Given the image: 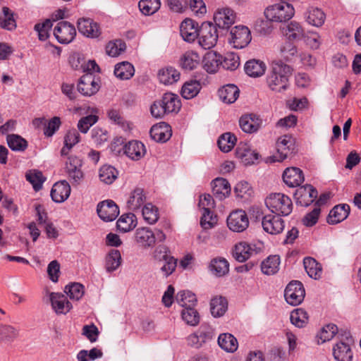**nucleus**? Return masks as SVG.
I'll use <instances>...</instances> for the list:
<instances>
[{
    "label": "nucleus",
    "mask_w": 361,
    "mask_h": 361,
    "mask_svg": "<svg viewBox=\"0 0 361 361\" xmlns=\"http://www.w3.org/2000/svg\"><path fill=\"white\" fill-rule=\"evenodd\" d=\"M317 197V190L312 185L308 184L300 187L294 193L296 204L302 207L309 206Z\"/></svg>",
    "instance_id": "nucleus-12"
},
{
    "label": "nucleus",
    "mask_w": 361,
    "mask_h": 361,
    "mask_svg": "<svg viewBox=\"0 0 361 361\" xmlns=\"http://www.w3.org/2000/svg\"><path fill=\"white\" fill-rule=\"evenodd\" d=\"M197 332L202 344L211 341L214 336L213 328L207 324H202Z\"/></svg>",
    "instance_id": "nucleus-63"
},
{
    "label": "nucleus",
    "mask_w": 361,
    "mask_h": 361,
    "mask_svg": "<svg viewBox=\"0 0 361 361\" xmlns=\"http://www.w3.org/2000/svg\"><path fill=\"white\" fill-rule=\"evenodd\" d=\"M325 13L318 8H311L309 9L307 16V21L309 24L315 27H321L325 21Z\"/></svg>",
    "instance_id": "nucleus-47"
},
{
    "label": "nucleus",
    "mask_w": 361,
    "mask_h": 361,
    "mask_svg": "<svg viewBox=\"0 0 361 361\" xmlns=\"http://www.w3.org/2000/svg\"><path fill=\"white\" fill-rule=\"evenodd\" d=\"M158 78L161 83L172 85L180 79V73L173 67H167L159 70Z\"/></svg>",
    "instance_id": "nucleus-36"
},
{
    "label": "nucleus",
    "mask_w": 361,
    "mask_h": 361,
    "mask_svg": "<svg viewBox=\"0 0 361 361\" xmlns=\"http://www.w3.org/2000/svg\"><path fill=\"white\" fill-rule=\"evenodd\" d=\"M239 124L241 129L247 133L257 132L262 125V120L256 114H250L240 117Z\"/></svg>",
    "instance_id": "nucleus-19"
},
{
    "label": "nucleus",
    "mask_w": 361,
    "mask_h": 361,
    "mask_svg": "<svg viewBox=\"0 0 361 361\" xmlns=\"http://www.w3.org/2000/svg\"><path fill=\"white\" fill-rule=\"evenodd\" d=\"M134 73L133 66L128 61L118 63L114 68V75L121 80H128L133 76Z\"/></svg>",
    "instance_id": "nucleus-44"
},
{
    "label": "nucleus",
    "mask_w": 361,
    "mask_h": 361,
    "mask_svg": "<svg viewBox=\"0 0 361 361\" xmlns=\"http://www.w3.org/2000/svg\"><path fill=\"white\" fill-rule=\"evenodd\" d=\"M293 68L283 63L281 61H274L271 69L267 78L269 87L275 92H281L287 90L289 86V78Z\"/></svg>",
    "instance_id": "nucleus-1"
},
{
    "label": "nucleus",
    "mask_w": 361,
    "mask_h": 361,
    "mask_svg": "<svg viewBox=\"0 0 361 361\" xmlns=\"http://www.w3.org/2000/svg\"><path fill=\"white\" fill-rule=\"evenodd\" d=\"M350 211V206L347 204L336 205L330 211L327 216V222L331 225L337 224L348 216Z\"/></svg>",
    "instance_id": "nucleus-23"
},
{
    "label": "nucleus",
    "mask_w": 361,
    "mask_h": 361,
    "mask_svg": "<svg viewBox=\"0 0 361 361\" xmlns=\"http://www.w3.org/2000/svg\"><path fill=\"white\" fill-rule=\"evenodd\" d=\"M233 11L229 8L218 11L214 13V20L215 26L221 29H227L234 23Z\"/></svg>",
    "instance_id": "nucleus-25"
},
{
    "label": "nucleus",
    "mask_w": 361,
    "mask_h": 361,
    "mask_svg": "<svg viewBox=\"0 0 361 361\" xmlns=\"http://www.w3.org/2000/svg\"><path fill=\"white\" fill-rule=\"evenodd\" d=\"M295 10L290 3L277 4L264 11L265 17L273 22H286L294 15Z\"/></svg>",
    "instance_id": "nucleus-3"
},
{
    "label": "nucleus",
    "mask_w": 361,
    "mask_h": 361,
    "mask_svg": "<svg viewBox=\"0 0 361 361\" xmlns=\"http://www.w3.org/2000/svg\"><path fill=\"white\" fill-rule=\"evenodd\" d=\"M91 137L97 145H102L109 140V133L100 128H94L91 131Z\"/></svg>",
    "instance_id": "nucleus-64"
},
{
    "label": "nucleus",
    "mask_w": 361,
    "mask_h": 361,
    "mask_svg": "<svg viewBox=\"0 0 361 361\" xmlns=\"http://www.w3.org/2000/svg\"><path fill=\"white\" fill-rule=\"evenodd\" d=\"M160 6V0H140L138 4L140 11L145 16L154 14Z\"/></svg>",
    "instance_id": "nucleus-52"
},
{
    "label": "nucleus",
    "mask_w": 361,
    "mask_h": 361,
    "mask_svg": "<svg viewBox=\"0 0 361 361\" xmlns=\"http://www.w3.org/2000/svg\"><path fill=\"white\" fill-rule=\"evenodd\" d=\"M145 195L144 190L142 188H135L132 193L127 202V205L129 209L135 211L140 209L145 202Z\"/></svg>",
    "instance_id": "nucleus-37"
},
{
    "label": "nucleus",
    "mask_w": 361,
    "mask_h": 361,
    "mask_svg": "<svg viewBox=\"0 0 361 361\" xmlns=\"http://www.w3.org/2000/svg\"><path fill=\"white\" fill-rule=\"evenodd\" d=\"M121 264V255L118 250H111L106 257L105 267L108 272L117 269Z\"/></svg>",
    "instance_id": "nucleus-49"
},
{
    "label": "nucleus",
    "mask_w": 361,
    "mask_h": 361,
    "mask_svg": "<svg viewBox=\"0 0 361 361\" xmlns=\"http://www.w3.org/2000/svg\"><path fill=\"white\" fill-rule=\"evenodd\" d=\"M54 35L59 43L68 44L75 38L76 30L69 22L60 21L54 27Z\"/></svg>",
    "instance_id": "nucleus-11"
},
{
    "label": "nucleus",
    "mask_w": 361,
    "mask_h": 361,
    "mask_svg": "<svg viewBox=\"0 0 361 361\" xmlns=\"http://www.w3.org/2000/svg\"><path fill=\"white\" fill-rule=\"evenodd\" d=\"M219 345L226 352L233 353L238 348L237 339L231 334H221L218 338Z\"/></svg>",
    "instance_id": "nucleus-43"
},
{
    "label": "nucleus",
    "mask_w": 361,
    "mask_h": 361,
    "mask_svg": "<svg viewBox=\"0 0 361 361\" xmlns=\"http://www.w3.org/2000/svg\"><path fill=\"white\" fill-rule=\"evenodd\" d=\"M161 100L167 114L177 112L180 109V102L178 96L175 94L165 93Z\"/></svg>",
    "instance_id": "nucleus-38"
},
{
    "label": "nucleus",
    "mask_w": 361,
    "mask_h": 361,
    "mask_svg": "<svg viewBox=\"0 0 361 361\" xmlns=\"http://www.w3.org/2000/svg\"><path fill=\"white\" fill-rule=\"evenodd\" d=\"M149 134L154 141L160 142H166L171 136L169 126L164 123L159 126H153L150 129Z\"/></svg>",
    "instance_id": "nucleus-33"
},
{
    "label": "nucleus",
    "mask_w": 361,
    "mask_h": 361,
    "mask_svg": "<svg viewBox=\"0 0 361 361\" xmlns=\"http://www.w3.org/2000/svg\"><path fill=\"white\" fill-rule=\"evenodd\" d=\"M223 56L216 51L207 52L202 60L204 69L209 73H216L221 66Z\"/></svg>",
    "instance_id": "nucleus-29"
},
{
    "label": "nucleus",
    "mask_w": 361,
    "mask_h": 361,
    "mask_svg": "<svg viewBox=\"0 0 361 361\" xmlns=\"http://www.w3.org/2000/svg\"><path fill=\"white\" fill-rule=\"evenodd\" d=\"M283 35L289 41L300 40L305 37V30L302 25L296 22L291 21L281 27Z\"/></svg>",
    "instance_id": "nucleus-26"
},
{
    "label": "nucleus",
    "mask_w": 361,
    "mask_h": 361,
    "mask_svg": "<svg viewBox=\"0 0 361 361\" xmlns=\"http://www.w3.org/2000/svg\"><path fill=\"white\" fill-rule=\"evenodd\" d=\"M200 61V55L194 51H185L180 59V66L183 69L192 71L197 68Z\"/></svg>",
    "instance_id": "nucleus-31"
},
{
    "label": "nucleus",
    "mask_w": 361,
    "mask_h": 361,
    "mask_svg": "<svg viewBox=\"0 0 361 361\" xmlns=\"http://www.w3.org/2000/svg\"><path fill=\"white\" fill-rule=\"evenodd\" d=\"M144 219L149 224H154L159 219L158 209L152 204H146L142 210Z\"/></svg>",
    "instance_id": "nucleus-56"
},
{
    "label": "nucleus",
    "mask_w": 361,
    "mask_h": 361,
    "mask_svg": "<svg viewBox=\"0 0 361 361\" xmlns=\"http://www.w3.org/2000/svg\"><path fill=\"white\" fill-rule=\"evenodd\" d=\"M280 262L279 255H270L261 263V270L264 274L274 275L279 271Z\"/></svg>",
    "instance_id": "nucleus-35"
},
{
    "label": "nucleus",
    "mask_w": 361,
    "mask_h": 361,
    "mask_svg": "<svg viewBox=\"0 0 361 361\" xmlns=\"http://www.w3.org/2000/svg\"><path fill=\"white\" fill-rule=\"evenodd\" d=\"M303 264L310 277L317 279L321 277L322 269L321 265L312 257H305Z\"/></svg>",
    "instance_id": "nucleus-41"
},
{
    "label": "nucleus",
    "mask_w": 361,
    "mask_h": 361,
    "mask_svg": "<svg viewBox=\"0 0 361 361\" xmlns=\"http://www.w3.org/2000/svg\"><path fill=\"white\" fill-rule=\"evenodd\" d=\"M221 62V66L224 69L234 71L240 66V58L236 54L233 52H228L223 56Z\"/></svg>",
    "instance_id": "nucleus-53"
},
{
    "label": "nucleus",
    "mask_w": 361,
    "mask_h": 361,
    "mask_svg": "<svg viewBox=\"0 0 361 361\" xmlns=\"http://www.w3.org/2000/svg\"><path fill=\"white\" fill-rule=\"evenodd\" d=\"M182 319L190 326H197L200 322V315L194 307L184 308L181 312Z\"/></svg>",
    "instance_id": "nucleus-55"
},
{
    "label": "nucleus",
    "mask_w": 361,
    "mask_h": 361,
    "mask_svg": "<svg viewBox=\"0 0 361 361\" xmlns=\"http://www.w3.org/2000/svg\"><path fill=\"white\" fill-rule=\"evenodd\" d=\"M103 353L101 350L94 348L88 352L86 350H82L77 354L78 361L94 360L102 357Z\"/></svg>",
    "instance_id": "nucleus-61"
},
{
    "label": "nucleus",
    "mask_w": 361,
    "mask_h": 361,
    "mask_svg": "<svg viewBox=\"0 0 361 361\" xmlns=\"http://www.w3.org/2000/svg\"><path fill=\"white\" fill-rule=\"evenodd\" d=\"M25 178L36 192L42 188V185L46 180V177L44 176L42 171L37 169L28 170L26 172Z\"/></svg>",
    "instance_id": "nucleus-39"
},
{
    "label": "nucleus",
    "mask_w": 361,
    "mask_h": 361,
    "mask_svg": "<svg viewBox=\"0 0 361 361\" xmlns=\"http://www.w3.org/2000/svg\"><path fill=\"white\" fill-rule=\"evenodd\" d=\"M159 264L163 275L167 277L175 271L177 265V259L171 256Z\"/></svg>",
    "instance_id": "nucleus-62"
},
{
    "label": "nucleus",
    "mask_w": 361,
    "mask_h": 361,
    "mask_svg": "<svg viewBox=\"0 0 361 361\" xmlns=\"http://www.w3.org/2000/svg\"><path fill=\"white\" fill-rule=\"evenodd\" d=\"M291 323L298 328L303 327L308 322V316L303 309H296L290 314Z\"/></svg>",
    "instance_id": "nucleus-54"
},
{
    "label": "nucleus",
    "mask_w": 361,
    "mask_h": 361,
    "mask_svg": "<svg viewBox=\"0 0 361 361\" xmlns=\"http://www.w3.org/2000/svg\"><path fill=\"white\" fill-rule=\"evenodd\" d=\"M236 141L237 138L234 134L226 133L219 137L217 143L221 151L228 152L233 148Z\"/></svg>",
    "instance_id": "nucleus-48"
},
{
    "label": "nucleus",
    "mask_w": 361,
    "mask_h": 361,
    "mask_svg": "<svg viewBox=\"0 0 361 361\" xmlns=\"http://www.w3.org/2000/svg\"><path fill=\"white\" fill-rule=\"evenodd\" d=\"M236 155L245 165L255 164L259 157L258 152L252 150L250 146L245 142H240L238 144L236 149Z\"/></svg>",
    "instance_id": "nucleus-18"
},
{
    "label": "nucleus",
    "mask_w": 361,
    "mask_h": 361,
    "mask_svg": "<svg viewBox=\"0 0 361 361\" xmlns=\"http://www.w3.org/2000/svg\"><path fill=\"white\" fill-rule=\"evenodd\" d=\"M99 89V79L91 73L83 75L77 85L78 91L85 97L95 94Z\"/></svg>",
    "instance_id": "nucleus-6"
},
{
    "label": "nucleus",
    "mask_w": 361,
    "mask_h": 361,
    "mask_svg": "<svg viewBox=\"0 0 361 361\" xmlns=\"http://www.w3.org/2000/svg\"><path fill=\"white\" fill-rule=\"evenodd\" d=\"M135 240L140 246L147 248L154 245L155 235L151 229L142 227L135 231Z\"/></svg>",
    "instance_id": "nucleus-27"
},
{
    "label": "nucleus",
    "mask_w": 361,
    "mask_h": 361,
    "mask_svg": "<svg viewBox=\"0 0 361 361\" xmlns=\"http://www.w3.org/2000/svg\"><path fill=\"white\" fill-rule=\"evenodd\" d=\"M123 149L126 156L133 160L140 159L146 153L145 145L137 140L129 141Z\"/></svg>",
    "instance_id": "nucleus-24"
},
{
    "label": "nucleus",
    "mask_w": 361,
    "mask_h": 361,
    "mask_svg": "<svg viewBox=\"0 0 361 361\" xmlns=\"http://www.w3.org/2000/svg\"><path fill=\"white\" fill-rule=\"evenodd\" d=\"M126 48V43L121 39H116L109 42L106 46V54L112 57H115L124 51Z\"/></svg>",
    "instance_id": "nucleus-57"
},
{
    "label": "nucleus",
    "mask_w": 361,
    "mask_h": 361,
    "mask_svg": "<svg viewBox=\"0 0 361 361\" xmlns=\"http://www.w3.org/2000/svg\"><path fill=\"white\" fill-rule=\"evenodd\" d=\"M230 44L235 49H243L251 42V33L248 27L243 25L235 26L231 29Z\"/></svg>",
    "instance_id": "nucleus-8"
},
{
    "label": "nucleus",
    "mask_w": 361,
    "mask_h": 361,
    "mask_svg": "<svg viewBox=\"0 0 361 361\" xmlns=\"http://www.w3.org/2000/svg\"><path fill=\"white\" fill-rule=\"evenodd\" d=\"M218 93L221 100L227 104H232L238 98L240 90L236 85L228 84L219 89Z\"/></svg>",
    "instance_id": "nucleus-30"
},
{
    "label": "nucleus",
    "mask_w": 361,
    "mask_h": 361,
    "mask_svg": "<svg viewBox=\"0 0 361 361\" xmlns=\"http://www.w3.org/2000/svg\"><path fill=\"white\" fill-rule=\"evenodd\" d=\"M135 216L132 213L121 216L116 223L117 228L122 232H128L136 226Z\"/></svg>",
    "instance_id": "nucleus-45"
},
{
    "label": "nucleus",
    "mask_w": 361,
    "mask_h": 361,
    "mask_svg": "<svg viewBox=\"0 0 361 361\" xmlns=\"http://www.w3.org/2000/svg\"><path fill=\"white\" fill-rule=\"evenodd\" d=\"M117 176V170L110 165H104L99 169V179L106 184H111L116 179Z\"/></svg>",
    "instance_id": "nucleus-50"
},
{
    "label": "nucleus",
    "mask_w": 361,
    "mask_h": 361,
    "mask_svg": "<svg viewBox=\"0 0 361 361\" xmlns=\"http://www.w3.org/2000/svg\"><path fill=\"white\" fill-rule=\"evenodd\" d=\"M266 68V64L259 59H250L245 63L244 66L246 74L252 78L264 75Z\"/></svg>",
    "instance_id": "nucleus-32"
},
{
    "label": "nucleus",
    "mask_w": 361,
    "mask_h": 361,
    "mask_svg": "<svg viewBox=\"0 0 361 361\" xmlns=\"http://www.w3.org/2000/svg\"><path fill=\"white\" fill-rule=\"evenodd\" d=\"M82 166V161L76 156L69 157L66 163V172L73 185H79L84 178V173L81 169Z\"/></svg>",
    "instance_id": "nucleus-5"
},
{
    "label": "nucleus",
    "mask_w": 361,
    "mask_h": 361,
    "mask_svg": "<svg viewBox=\"0 0 361 361\" xmlns=\"http://www.w3.org/2000/svg\"><path fill=\"white\" fill-rule=\"evenodd\" d=\"M283 180L288 187L295 188L302 183L305 178L301 169L297 167H290L284 171Z\"/></svg>",
    "instance_id": "nucleus-20"
},
{
    "label": "nucleus",
    "mask_w": 361,
    "mask_h": 361,
    "mask_svg": "<svg viewBox=\"0 0 361 361\" xmlns=\"http://www.w3.org/2000/svg\"><path fill=\"white\" fill-rule=\"evenodd\" d=\"M61 126V121L59 116H54L49 121L47 120L44 128V135L48 137L53 136Z\"/></svg>",
    "instance_id": "nucleus-60"
},
{
    "label": "nucleus",
    "mask_w": 361,
    "mask_h": 361,
    "mask_svg": "<svg viewBox=\"0 0 361 361\" xmlns=\"http://www.w3.org/2000/svg\"><path fill=\"white\" fill-rule=\"evenodd\" d=\"M333 355L336 361H351L353 359V352L350 345L342 341L334 346Z\"/></svg>",
    "instance_id": "nucleus-34"
},
{
    "label": "nucleus",
    "mask_w": 361,
    "mask_h": 361,
    "mask_svg": "<svg viewBox=\"0 0 361 361\" xmlns=\"http://www.w3.org/2000/svg\"><path fill=\"white\" fill-rule=\"evenodd\" d=\"M71 186L68 181L61 180L56 183L51 190V197L55 202H64L70 195Z\"/></svg>",
    "instance_id": "nucleus-21"
},
{
    "label": "nucleus",
    "mask_w": 361,
    "mask_h": 361,
    "mask_svg": "<svg viewBox=\"0 0 361 361\" xmlns=\"http://www.w3.org/2000/svg\"><path fill=\"white\" fill-rule=\"evenodd\" d=\"M209 269L215 275L222 276L228 272L229 264L224 258L214 259L211 261Z\"/></svg>",
    "instance_id": "nucleus-51"
},
{
    "label": "nucleus",
    "mask_w": 361,
    "mask_h": 361,
    "mask_svg": "<svg viewBox=\"0 0 361 361\" xmlns=\"http://www.w3.org/2000/svg\"><path fill=\"white\" fill-rule=\"evenodd\" d=\"M305 288L301 282L293 281L285 289L284 297L286 302L293 306L300 305L304 300Z\"/></svg>",
    "instance_id": "nucleus-7"
},
{
    "label": "nucleus",
    "mask_w": 361,
    "mask_h": 361,
    "mask_svg": "<svg viewBox=\"0 0 361 361\" xmlns=\"http://www.w3.org/2000/svg\"><path fill=\"white\" fill-rule=\"evenodd\" d=\"M64 291L71 300H79L84 295V286L79 283H73L67 285Z\"/></svg>",
    "instance_id": "nucleus-58"
},
{
    "label": "nucleus",
    "mask_w": 361,
    "mask_h": 361,
    "mask_svg": "<svg viewBox=\"0 0 361 361\" xmlns=\"http://www.w3.org/2000/svg\"><path fill=\"white\" fill-rule=\"evenodd\" d=\"M77 24L79 32L86 37L97 38L101 34L99 25L90 18H80Z\"/></svg>",
    "instance_id": "nucleus-17"
},
{
    "label": "nucleus",
    "mask_w": 361,
    "mask_h": 361,
    "mask_svg": "<svg viewBox=\"0 0 361 361\" xmlns=\"http://www.w3.org/2000/svg\"><path fill=\"white\" fill-rule=\"evenodd\" d=\"M98 216L104 221H112L118 216L119 209L111 200L99 202L97 207Z\"/></svg>",
    "instance_id": "nucleus-13"
},
{
    "label": "nucleus",
    "mask_w": 361,
    "mask_h": 361,
    "mask_svg": "<svg viewBox=\"0 0 361 361\" xmlns=\"http://www.w3.org/2000/svg\"><path fill=\"white\" fill-rule=\"evenodd\" d=\"M263 229L268 233L276 235L280 233L284 228V221L278 215H267L262 221Z\"/></svg>",
    "instance_id": "nucleus-16"
},
{
    "label": "nucleus",
    "mask_w": 361,
    "mask_h": 361,
    "mask_svg": "<svg viewBox=\"0 0 361 361\" xmlns=\"http://www.w3.org/2000/svg\"><path fill=\"white\" fill-rule=\"evenodd\" d=\"M276 149L277 154L269 157L270 162L282 161L293 153V142L291 137H280L276 142Z\"/></svg>",
    "instance_id": "nucleus-9"
},
{
    "label": "nucleus",
    "mask_w": 361,
    "mask_h": 361,
    "mask_svg": "<svg viewBox=\"0 0 361 361\" xmlns=\"http://www.w3.org/2000/svg\"><path fill=\"white\" fill-rule=\"evenodd\" d=\"M49 300L53 310L57 314H66L73 307L66 296L60 293H50Z\"/></svg>",
    "instance_id": "nucleus-15"
},
{
    "label": "nucleus",
    "mask_w": 361,
    "mask_h": 361,
    "mask_svg": "<svg viewBox=\"0 0 361 361\" xmlns=\"http://www.w3.org/2000/svg\"><path fill=\"white\" fill-rule=\"evenodd\" d=\"M176 301L181 307L186 308L195 307L197 303L196 295L189 290H180L176 295Z\"/></svg>",
    "instance_id": "nucleus-42"
},
{
    "label": "nucleus",
    "mask_w": 361,
    "mask_h": 361,
    "mask_svg": "<svg viewBox=\"0 0 361 361\" xmlns=\"http://www.w3.org/2000/svg\"><path fill=\"white\" fill-rule=\"evenodd\" d=\"M260 251L261 248L257 247L255 244L240 242L235 245L233 256L239 262H243L251 256L259 253Z\"/></svg>",
    "instance_id": "nucleus-14"
},
{
    "label": "nucleus",
    "mask_w": 361,
    "mask_h": 361,
    "mask_svg": "<svg viewBox=\"0 0 361 361\" xmlns=\"http://www.w3.org/2000/svg\"><path fill=\"white\" fill-rule=\"evenodd\" d=\"M197 25V23L191 19H185L181 23L180 32L185 41L192 42L198 37Z\"/></svg>",
    "instance_id": "nucleus-22"
},
{
    "label": "nucleus",
    "mask_w": 361,
    "mask_h": 361,
    "mask_svg": "<svg viewBox=\"0 0 361 361\" xmlns=\"http://www.w3.org/2000/svg\"><path fill=\"white\" fill-rule=\"evenodd\" d=\"M216 27L210 22L202 23L198 32L199 44L204 49L214 47L218 40Z\"/></svg>",
    "instance_id": "nucleus-4"
},
{
    "label": "nucleus",
    "mask_w": 361,
    "mask_h": 361,
    "mask_svg": "<svg viewBox=\"0 0 361 361\" xmlns=\"http://www.w3.org/2000/svg\"><path fill=\"white\" fill-rule=\"evenodd\" d=\"M227 300L222 296H216L211 300L210 311L214 317H219L223 316L227 310Z\"/></svg>",
    "instance_id": "nucleus-40"
},
{
    "label": "nucleus",
    "mask_w": 361,
    "mask_h": 361,
    "mask_svg": "<svg viewBox=\"0 0 361 361\" xmlns=\"http://www.w3.org/2000/svg\"><path fill=\"white\" fill-rule=\"evenodd\" d=\"M212 192L216 199L222 200L231 193V185L228 181L224 178H216L212 183Z\"/></svg>",
    "instance_id": "nucleus-28"
},
{
    "label": "nucleus",
    "mask_w": 361,
    "mask_h": 361,
    "mask_svg": "<svg viewBox=\"0 0 361 361\" xmlns=\"http://www.w3.org/2000/svg\"><path fill=\"white\" fill-rule=\"evenodd\" d=\"M267 207L278 216H288L293 210L291 199L283 193L271 194L265 200Z\"/></svg>",
    "instance_id": "nucleus-2"
},
{
    "label": "nucleus",
    "mask_w": 361,
    "mask_h": 361,
    "mask_svg": "<svg viewBox=\"0 0 361 361\" xmlns=\"http://www.w3.org/2000/svg\"><path fill=\"white\" fill-rule=\"evenodd\" d=\"M201 85L197 80L185 82L181 89V95L186 99L195 97L200 92Z\"/></svg>",
    "instance_id": "nucleus-46"
},
{
    "label": "nucleus",
    "mask_w": 361,
    "mask_h": 361,
    "mask_svg": "<svg viewBox=\"0 0 361 361\" xmlns=\"http://www.w3.org/2000/svg\"><path fill=\"white\" fill-rule=\"evenodd\" d=\"M281 56L287 61H291L297 56L298 49L291 41H286L281 47Z\"/></svg>",
    "instance_id": "nucleus-59"
},
{
    "label": "nucleus",
    "mask_w": 361,
    "mask_h": 361,
    "mask_svg": "<svg viewBox=\"0 0 361 361\" xmlns=\"http://www.w3.org/2000/svg\"><path fill=\"white\" fill-rule=\"evenodd\" d=\"M227 226L233 232L240 233L246 230L249 220L245 212L242 209L232 212L227 218Z\"/></svg>",
    "instance_id": "nucleus-10"
}]
</instances>
